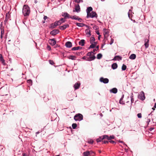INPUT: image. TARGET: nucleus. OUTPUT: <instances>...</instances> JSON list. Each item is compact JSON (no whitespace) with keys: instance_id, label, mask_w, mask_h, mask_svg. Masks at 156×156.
<instances>
[{"instance_id":"f257e3e1","label":"nucleus","mask_w":156,"mask_h":156,"mask_svg":"<svg viewBox=\"0 0 156 156\" xmlns=\"http://www.w3.org/2000/svg\"><path fill=\"white\" fill-rule=\"evenodd\" d=\"M30 8L27 5H25L23 8L22 12L24 16H28L30 13Z\"/></svg>"},{"instance_id":"f03ea898","label":"nucleus","mask_w":156,"mask_h":156,"mask_svg":"<svg viewBox=\"0 0 156 156\" xmlns=\"http://www.w3.org/2000/svg\"><path fill=\"white\" fill-rule=\"evenodd\" d=\"M95 54V53H94L93 52H90L87 53V58L86 59V61H90L94 60L96 58L94 55Z\"/></svg>"},{"instance_id":"7ed1b4c3","label":"nucleus","mask_w":156,"mask_h":156,"mask_svg":"<svg viewBox=\"0 0 156 156\" xmlns=\"http://www.w3.org/2000/svg\"><path fill=\"white\" fill-rule=\"evenodd\" d=\"M74 119L76 121H80L83 119V116L80 113L76 114L74 116Z\"/></svg>"},{"instance_id":"20e7f679","label":"nucleus","mask_w":156,"mask_h":156,"mask_svg":"<svg viewBox=\"0 0 156 156\" xmlns=\"http://www.w3.org/2000/svg\"><path fill=\"white\" fill-rule=\"evenodd\" d=\"M138 98L142 101H144L145 99L144 94L143 91H142L138 95Z\"/></svg>"},{"instance_id":"39448f33","label":"nucleus","mask_w":156,"mask_h":156,"mask_svg":"<svg viewBox=\"0 0 156 156\" xmlns=\"http://www.w3.org/2000/svg\"><path fill=\"white\" fill-rule=\"evenodd\" d=\"M97 16L98 15L96 12L94 11H92L91 12H90L89 14V16H87V18H88L89 17H90L91 18H93L94 17L97 18Z\"/></svg>"},{"instance_id":"423d86ee","label":"nucleus","mask_w":156,"mask_h":156,"mask_svg":"<svg viewBox=\"0 0 156 156\" xmlns=\"http://www.w3.org/2000/svg\"><path fill=\"white\" fill-rule=\"evenodd\" d=\"M100 81L104 83H107L109 82V80L107 78H104L101 77L100 79Z\"/></svg>"},{"instance_id":"0eeeda50","label":"nucleus","mask_w":156,"mask_h":156,"mask_svg":"<svg viewBox=\"0 0 156 156\" xmlns=\"http://www.w3.org/2000/svg\"><path fill=\"white\" fill-rule=\"evenodd\" d=\"M62 23V22H60V21L59 20L56 21L53 24H52V27L53 28H55L58 25H61Z\"/></svg>"},{"instance_id":"6e6552de","label":"nucleus","mask_w":156,"mask_h":156,"mask_svg":"<svg viewBox=\"0 0 156 156\" xmlns=\"http://www.w3.org/2000/svg\"><path fill=\"white\" fill-rule=\"evenodd\" d=\"M80 11V8L79 4L76 5L75 8L73 10V12H79Z\"/></svg>"},{"instance_id":"1a4fd4ad","label":"nucleus","mask_w":156,"mask_h":156,"mask_svg":"<svg viewBox=\"0 0 156 156\" xmlns=\"http://www.w3.org/2000/svg\"><path fill=\"white\" fill-rule=\"evenodd\" d=\"M69 25L68 24H65L62 26H60L59 27V28L62 30H63L66 29V28L69 27Z\"/></svg>"},{"instance_id":"9d476101","label":"nucleus","mask_w":156,"mask_h":156,"mask_svg":"<svg viewBox=\"0 0 156 156\" xmlns=\"http://www.w3.org/2000/svg\"><path fill=\"white\" fill-rule=\"evenodd\" d=\"M59 30H54L51 31L50 34H51L52 35H55L56 34H58L59 33Z\"/></svg>"},{"instance_id":"9b49d317","label":"nucleus","mask_w":156,"mask_h":156,"mask_svg":"<svg viewBox=\"0 0 156 156\" xmlns=\"http://www.w3.org/2000/svg\"><path fill=\"white\" fill-rule=\"evenodd\" d=\"M94 152L92 151H86L83 153V156H89L90 155L91 153H93Z\"/></svg>"},{"instance_id":"f8f14e48","label":"nucleus","mask_w":156,"mask_h":156,"mask_svg":"<svg viewBox=\"0 0 156 156\" xmlns=\"http://www.w3.org/2000/svg\"><path fill=\"white\" fill-rule=\"evenodd\" d=\"M105 139H106L108 140H111V139H114L115 138L114 135H112L109 136L107 135H105Z\"/></svg>"},{"instance_id":"ddd939ff","label":"nucleus","mask_w":156,"mask_h":156,"mask_svg":"<svg viewBox=\"0 0 156 156\" xmlns=\"http://www.w3.org/2000/svg\"><path fill=\"white\" fill-rule=\"evenodd\" d=\"M105 139V135H104L100 136L99 138L97 139L96 140L97 142H101L102 140Z\"/></svg>"},{"instance_id":"4468645a","label":"nucleus","mask_w":156,"mask_h":156,"mask_svg":"<svg viewBox=\"0 0 156 156\" xmlns=\"http://www.w3.org/2000/svg\"><path fill=\"white\" fill-rule=\"evenodd\" d=\"M93 10V9L91 7H89L87 8L86 9V12H87V16H89V14L90 13V12L91 11Z\"/></svg>"},{"instance_id":"2eb2a0df","label":"nucleus","mask_w":156,"mask_h":156,"mask_svg":"<svg viewBox=\"0 0 156 156\" xmlns=\"http://www.w3.org/2000/svg\"><path fill=\"white\" fill-rule=\"evenodd\" d=\"M65 45L66 47L70 48L72 46V43L70 41H67L65 44Z\"/></svg>"},{"instance_id":"dca6fc26","label":"nucleus","mask_w":156,"mask_h":156,"mask_svg":"<svg viewBox=\"0 0 156 156\" xmlns=\"http://www.w3.org/2000/svg\"><path fill=\"white\" fill-rule=\"evenodd\" d=\"M149 40L147 39H146L145 40L144 42L145 43L144 44V45L145 46V47L146 48H148L149 46Z\"/></svg>"},{"instance_id":"f3484780","label":"nucleus","mask_w":156,"mask_h":156,"mask_svg":"<svg viewBox=\"0 0 156 156\" xmlns=\"http://www.w3.org/2000/svg\"><path fill=\"white\" fill-rule=\"evenodd\" d=\"M122 59V58L121 57L119 56V55H117V56H115L114 57V58L113 59V60H117L118 61H119V60H121Z\"/></svg>"},{"instance_id":"a211bd4d","label":"nucleus","mask_w":156,"mask_h":156,"mask_svg":"<svg viewBox=\"0 0 156 156\" xmlns=\"http://www.w3.org/2000/svg\"><path fill=\"white\" fill-rule=\"evenodd\" d=\"M62 15L63 16H64L65 18H70L71 16H70L69 15L67 12L62 13Z\"/></svg>"},{"instance_id":"6ab92c4d","label":"nucleus","mask_w":156,"mask_h":156,"mask_svg":"<svg viewBox=\"0 0 156 156\" xmlns=\"http://www.w3.org/2000/svg\"><path fill=\"white\" fill-rule=\"evenodd\" d=\"M80 85V83L77 82L75 83L74 85V88L75 90H76L79 88Z\"/></svg>"},{"instance_id":"aec40b11","label":"nucleus","mask_w":156,"mask_h":156,"mask_svg":"<svg viewBox=\"0 0 156 156\" xmlns=\"http://www.w3.org/2000/svg\"><path fill=\"white\" fill-rule=\"evenodd\" d=\"M118 91L117 89L116 88H114L110 90V91L111 93L114 94H116L117 93Z\"/></svg>"},{"instance_id":"412c9836","label":"nucleus","mask_w":156,"mask_h":156,"mask_svg":"<svg viewBox=\"0 0 156 156\" xmlns=\"http://www.w3.org/2000/svg\"><path fill=\"white\" fill-rule=\"evenodd\" d=\"M0 60L2 62V63L4 65H5V61L4 59L2 54H0Z\"/></svg>"},{"instance_id":"4be33fe9","label":"nucleus","mask_w":156,"mask_h":156,"mask_svg":"<svg viewBox=\"0 0 156 156\" xmlns=\"http://www.w3.org/2000/svg\"><path fill=\"white\" fill-rule=\"evenodd\" d=\"M79 44L81 46H83L84 45L85 40L83 39L81 40L79 43Z\"/></svg>"},{"instance_id":"5701e85b","label":"nucleus","mask_w":156,"mask_h":156,"mask_svg":"<svg viewBox=\"0 0 156 156\" xmlns=\"http://www.w3.org/2000/svg\"><path fill=\"white\" fill-rule=\"evenodd\" d=\"M118 67L117 64L116 63H114L112 65V68L113 69H116Z\"/></svg>"},{"instance_id":"b1692460","label":"nucleus","mask_w":156,"mask_h":156,"mask_svg":"<svg viewBox=\"0 0 156 156\" xmlns=\"http://www.w3.org/2000/svg\"><path fill=\"white\" fill-rule=\"evenodd\" d=\"M136 56L135 54H132L129 57V58L130 59L133 60L136 58Z\"/></svg>"},{"instance_id":"393cba45","label":"nucleus","mask_w":156,"mask_h":156,"mask_svg":"<svg viewBox=\"0 0 156 156\" xmlns=\"http://www.w3.org/2000/svg\"><path fill=\"white\" fill-rule=\"evenodd\" d=\"M124 94H122L121 98L120 99L119 103L121 104L124 105L125 103L124 102L122 101V100L124 98Z\"/></svg>"},{"instance_id":"a878e982","label":"nucleus","mask_w":156,"mask_h":156,"mask_svg":"<svg viewBox=\"0 0 156 156\" xmlns=\"http://www.w3.org/2000/svg\"><path fill=\"white\" fill-rule=\"evenodd\" d=\"M95 41V39L94 37L92 36L90 39V43L91 44H92V43H93Z\"/></svg>"},{"instance_id":"bb28decb","label":"nucleus","mask_w":156,"mask_h":156,"mask_svg":"<svg viewBox=\"0 0 156 156\" xmlns=\"http://www.w3.org/2000/svg\"><path fill=\"white\" fill-rule=\"evenodd\" d=\"M82 48L81 47L78 46L77 47H74L72 48V50L73 51L77 50L80 49H82Z\"/></svg>"},{"instance_id":"cd10ccee","label":"nucleus","mask_w":156,"mask_h":156,"mask_svg":"<svg viewBox=\"0 0 156 156\" xmlns=\"http://www.w3.org/2000/svg\"><path fill=\"white\" fill-rule=\"evenodd\" d=\"M76 25L79 27H82L85 26V24L83 23H76Z\"/></svg>"},{"instance_id":"c85d7f7f","label":"nucleus","mask_w":156,"mask_h":156,"mask_svg":"<svg viewBox=\"0 0 156 156\" xmlns=\"http://www.w3.org/2000/svg\"><path fill=\"white\" fill-rule=\"evenodd\" d=\"M108 32L107 30H105L104 32V35L105 38H106L107 36H108Z\"/></svg>"},{"instance_id":"c756f323","label":"nucleus","mask_w":156,"mask_h":156,"mask_svg":"<svg viewBox=\"0 0 156 156\" xmlns=\"http://www.w3.org/2000/svg\"><path fill=\"white\" fill-rule=\"evenodd\" d=\"M50 41H51V44H52V45H54L56 43V41L55 39L53 38L51 39L50 40Z\"/></svg>"},{"instance_id":"7c9ffc66","label":"nucleus","mask_w":156,"mask_h":156,"mask_svg":"<svg viewBox=\"0 0 156 156\" xmlns=\"http://www.w3.org/2000/svg\"><path fill=\"white\" fill-rule=\"evenodd\" d=\"M78 16H71L70 17V18H71L72 19L75 20H78Z\"/></svg>"},{"instance_id":"2f4dec72","label":"nucleus","mask_w":156,"mask_h":156,"mask_svg":"<svg viewBox=\"0 0 156 156\" xmlns=\"http://www.w3.org/2000/svg\"><path fill=\"white\" fill-rule=\"evenodd\" d=\"M76 57L73 55H70L69 58V59H71L73 60H75L76 59Z\"/></svg>"},{"instance_id":"473e14b6","label":"nucleus","mask_w":156,"mask_h":156,"mask_svg":"<svg viewBox=\"0 0 156 156\" xmlns=\"http://www.w3.org/2000/svg\"><path fill=\"white\" fill-rule=\"evenodd\" d=\"M102 55L101 53H99L97 55V58L98 59H100L102 58Z\"/></svg>"},{"instance_id":"72a5a7b5","label":"nucleus","mask_w":156,"mask_h":156,"mask_svg":"<svg viewBox=\"0 0 156 156\" xmlns=\"http://www.w3.org/2000/svg\"><path fill=\"white\" fill-rule=\"evenodd\" d=\"M126 69V65L123 64L122 67V71H124Z\"/></svg>"},{"instance_id":"f704fd0d","label":"nucleus","mask_w":156,"mask_h":156,"mask_svg":"<svg viewBox=\"0 0 156 156\" xmlns=\"http://www.w3.org/2000/svg\"><path fill=\"white\" fill-rule=\"evenodd\" d=\"M86 34L87 37H90L91 35L90 32V30H87Z\"/></svg>"},{"instance_id":"c9c22d12","label":"nucleus","mask_w":156,"mask_h":156,"mask_svg":"<svg viewBox=\"0 0 156 156\" xmlns=\"http://www.w3.org/2000/svg\"><path fill=\"white\" fill-rule=\"evenodd\" d=\"M0 29L1 30V35H3L4 33V29L3 28V27H1Z\"/></svg>"},{"instance_id":"e433bc0d","label":"nucleus","mask_w":156,"mask_h":156,"mask_svg":"<svg viewBox=\"0 0 156 156\" xmlns=\"http://www.w3.org/2000/svg\"><path fill=\"white\" fill-rule=\"evenodd\" d=\"M95 44H94L93 43H92V44H91L90 45V47H89V48H94L95 47Z\"/></svg>"},{"instance_id":"4c0bfd02","label":"nucleus","mask_w":156,"mask_h":156,"mask_svg":"<svg viewBox=\"0 0 156 156\" xmlns=\"http://www.w3.org/2000/svg\"><path fill=\"white\" fill-rule=\"evenodd\" d=\"M77 126V124L76 123H73L72 125V127L73 129H75Z\"/></svg>"},{"instance_id":"58836bf2","label":"nucleus","mask_w":156,"mask_h":156,"mask_svg":"<svg viewBox=\"0 0 156 156\" xmlns=\"http://www.w3.org/2000/svg\"><path fill=\"white\" fill-rule=\"evenodd\" d=\"M75 2L77 3H79L80 2H83V1L82 0H74Z\"/></svg>"},{"instance_id":"ea45409f","label":"nucleus","mask_w":156,"mask_h":156,"mask_svg":"<svg viewBox=\"0 0 156 156\" xmlns=\"http://www.w3.org/2000/svg\"><path fill=\"white\" fill-rule=\"evenodd\" d=\"M130 98H131V104H132V103H133L134 102V99L133 98V96L132 95L130 97Z\"/></svg>"},{"instance_id":"a19ab883","label":"nucleus","mask_w":156,"mask_h":156,"mask_svg":"<svg viewBox=\"0 0 156 156\" xmlns=\"http://www.w3.org/2000/svg\"><path fill=\"white\" fill-rule=\"evenodd\" d=\"M27 83L30 84L31 85L32 83V80H27Z\"/></svg>"},{"instance_id":"79ce46f5","label":"nucleus","mask_w":156,"mask_h":156,"mask_svg":"<svg viewBox=\"0 0 156 156\" xmlns=\"http://www.w3.org/2000/svg\"><path fill=\"white\" fill-rule=\"evenodd\" d=\"M59 21H60V22H62V23H63L65 21V20L64 18H62L61 19H60V20H59Z\"/></svg>"},{"instance_id":"37998d69","label":"nucleus","mask_w":156,"mask_h":156,"mask_svg":"<svg viewBox=\"0 0 156 156\" xmlns=\"http://www.w3.org/2000/svg\"><path fill=\"white\" fill-rule=\"evenodd\" d=\"M119 143H122L124 145H125L126 147H127V145H126V144H125V143L123 141H121L120 140H119Z\"/></svg>"},{"instance_id":"c03bdc74","label":"nucleus","mask_w":156,"mask_h":156,"mask_svg":"<svg viewBox=\"0 0 156 156\" xmlns=\"http://www.w3.org/2000/svg\"><path fill=\"white\" fill-rule=\"evenodd\" d=\"M137 116L138 118H141L142 117V115L140 113H139L137 114Z\"/></svg>"},{"instance_id":"a18cd8bd","label":"nucleus","mask_w":156,"mask_h":156,"mask_svg":"<svg viewBox=\"0 0 156 156\" xmlns=\"http://www.w3.org/2000/svg\"><path fill=\"white\" fill-rule=\"evenodd\" d=\"M150 121H151V120L150 119H147L146 122L147 123V125H148L149 124V122H150Z\"/></svg>"},{"instance_id":"49530a36","label":"nucleus","mask_w":156,"mask_h":156,"mask_svg":"<svg viewBox=\"0 0 156 156\" xmlns=\"http://www.w3.org/2000/svg\"><path fill=\"white\" fill-rule=\"evenodd\" d=\"M49 62L50 64L52 65H53L54 63L53 61L51 60H50L49 61Z\"/></svg>"},{"instance_id":"de8ad7c7","label":"nucleus","mask_w":156,"mask_h":156,"mask_svg":"<svg viewBox=\"0 0 156 156\" xmlns=\"http://www.w3.org/2000/svg\"><path fill=\"white\" fill-rule=\"evenodd\" d=\"M109 142L112 144H116L115 142L114 141L112 140H109Z\"/></svg>"},{"instance_id":"09e8293b","label":"nucleus","mask_w":156,"mask_h":156,"mask_svg":"<svg viewBox=\"0 0 156 156\" xmlns=\"http://www.w3.org/2000/svg\"><path fill=\"white\" fill-rule=\"evenodd\" d=\"M113 42H114V39H113L111 38L110 44V45H111L113 43Z\"/></svg>"},{"instance_id":"8fccbe9b","label":"nucleus","mask_w":156,"mask_h":156,"mask_svg":"<svg viewBox=\"0 0 156 156\" xmlns=\"http://www.w3.org/2000/svg\"><path fill=\"white\" fill-rule=\"evenodd\" d=\"M80 22H82L83 20L82 19L78 17V20Z\"/></svg>"},{"instance_id":"3c124183","label":"nucleus","mask_w":156,"mask_h":156,"mask_svg":"<svg viewBox=\"0 0 156 156\" xmlns=\"http://www.w3.org/2000/svg\"><path fill=\"white\" fill-rule=\"evenodd\" d=\"M87 56H84L83 57L82 59L83 60H86V59H87Z\"/></svg>"},{"instance_id":"603ef678","label":"nucleus","mask_w":156,"mask_h":156,"mask_svg":"<svg viewBox=\"0 0 156 156\" xmlns=\"http://www.w3.org/2000/svg\"><path fill=\"white\" fill-rule=\"evenodd\" d=\"M103 143L104 144H106V143H108L109 142V141H107V140H105L104 141H103Z\"/></svg>"},{"instance_id":"864d4df0","label":"nucleus","mask_w":156,"mask_h":156,"mask_svg":"<svg viewBox=\"0 0 156 156\" xmlns=\"http://www.w3.org/2000/svg\"><path fill=\"white\" fill-rule=\"evenodd\" d=\"M154 129V128H152V127H151V128L149 129V130H150V131H152L153 129Z\"/></svg>"},{"instance_id":"5fc2aeb1","label":"nucleus","mask_w":156,"mask_h":156,"mask_svg":"<svg viewBox=\"0 0 156 156\" xmlns=\"http://www.w3.org/2000/svg\"><path fill=\"white\" fill-rule=\"evenodd\" d=\"M96 33L98 35H100L99 32L98 31H97L96 32Z\"/></svg>"},{"instance_id":"6e6d98bb","label":"nucleus","mask_w":156,"mask_h":156,"mask_svg":"<svg viewBox=\"0 0 156 156\" xmlns=\"http://www.w3.org/2000/svg\"><path fill=\"white\" fill-rule=\"evenodd\" d=\"M47 48H48V50H51V48L49 45H48L47 46Z\"/></svg>"},{"instance_id":"4d7b16f0","label":"nucleus","mask_w":156,"mask_h":156,"mask_svg":"<svg viewBox=\"0 0 156 156\" xmlns=\"http://www.w3.org/2000/svg\"><path fill=\"white\" fill-rule=\"evenodd\" d=\"M47 18V17L46 16H44V20H46Z\"/></svg>"},{"instance_id":"13d9d810","label":"nucleus","mask_w":156,"mask_h":156,"mask_svg":"<svg viewBox=\"0 0 156 156\" xmlns=\"http://www.w3.org/2000/svg\"><path fill=\"white\" fill-rule=\"evenodd\" d=\"M95 154V153L94 152L93 153H91L90 155H92V156H93Z\"/></svg>"},{"instance_id":"bf43d9fd","label":"nucleus","mask_w":156,"mask_h":156,"mask_svg":"<svg viewBox=\"0 0 156 156\" xmlns=\"http://www.w3.org/2000/svg\"><path fill=\"white\" fill-rule=\"evenodd\" d=\"M22 156H28L25 153H23L22 154Z\"/></svg>"},{"instance_id":"052dcab7","label":"nucleus","mask_w":156,"mask_h":156,"mask_svg":"<svg viewBox=\"0 0 156 156\" xmlns=\"http://www.w3.org/2000/svg\"><path fill=\"white\" fill-rule=\"evenodd\" d=\"M97 50L96 49H94L93 50V51L92 52H93L94 53V52H95L96 51H97Z\"/></svg>"},{"instance_id":"680f3d73","label":"nucleus","mask_w":156,"mask_h":156,"mask_svg":"<svg viewBox=\"0 0 156 156\" xmlns=\"http://www.w3.org/2000/svg\"><path fill=\"white\" fill-rule=\"evenodd\" d=\"M101 36L100 35H99V36L98 37V40H100Z\"/></svg>"},{"instance_id":"e2e57ef3","label":"nucleus","mask_w":156,"mask_h":156,"mask_svg":"<svg viewBox=\"0 0 156 156\" xmlns=\"http://www.w3.org/2000/svg\"><path fill=\"white\" fill-rule=\"evenodd\" d=\"M96 49L97 50H98V49H99V46L98 45V46H97V47H96Z\"/></svg>"},{"instance_id":"0e129e2a","label":"nucleus","mask_w":156,"mask_h":156,"mask_svg":"<svg viewBox=\"0 0 156 156\" xmlns=\"http://www.w3.org/2000/svg\"><path fill=\"white\" fill-rule=\"evenodd\" d=\"M3 35H1V36H0V38L2 39V38H3Z\"/></svg>"},{"instance_id":"69168bd1","label":"nucleus","mask_w":156,"mask_h":156,"mask_svg":"<svg viewBox=\"0 0 156 156\" xmlns=\"http://www.w3.org/2000/svg\"><path fill=\"white\" fill-rule=\"evenodd\" d=\"M93 140H92V141H90L89 143L91 144H93Z\"/></svg>"},{"instance_id":"338daca9","label":"nucleus","mask_w":156,"mask_h":156,"mask_svg":"<svg viewBox=\"0 0 156 156\" xmlns=\"http://www.w3.org/2000/svg\"><path fill=\"white\" fill-rule=\"evenodd\" d=\"M155 108H156V103H155V105L154 106V107Z\"/></svg>"},{"instance_id":"774afa93","label":"nucleus","mask_w":156,"mask_h":156,"mask_svg":"<svg viewBox=\"0 0 156 156\" xmlns=\"http://www.w3.org/2000/svg\"><path fill=\"white\" fill-rule=\"evenodd\" d=\"M76 54L77 55H79L80 54V53L79 52H78L76 53Z\"/></svg>"}]
</instances>
